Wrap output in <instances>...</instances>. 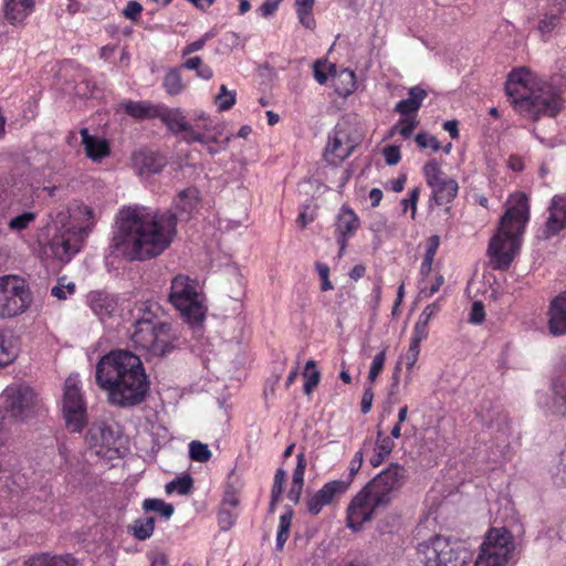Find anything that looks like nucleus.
Masks as SVG:
<instances>
[{"label": "nucleus", "instance_id": "18", "mask_svg": "<svg viewBox=\"0 0 566 566\" xmlns=\"http://www.w3.org/2000/svg\"><path fill=\"white\" fill-rule=\"evenodd\" d=\"M350 486V480H333L325 483L316 493L306 500L307 511L317 515L326 505H331L335 500L347 492Z\"/></svg>", "mask_w": 566, "mask_h": 566}, {"label": "nucleus", "instance_id": "49", "mask_svg": "<svg viewBox=\"0 0 566 566\" xmlns=\"http://www.w3.org/2000/svg\"><path fill=\"white\" fill-rule=\"evenodd\" d=\"M386 359V348H384L380 353H378L370 365L369 373H368V380L370 382L376 381L377 377L381 373Z\"/></svg>", "mask_w": 566, "mask_h": 566}, {"label": "nucleus", "instance_id": "6", "mask_svg": "<svg viewBox=\"0 0 566 566\" xmlns=\"http://www.w3.org/2000/svg\"><path fill=\"white\" fill-rule=\"evenodd\" d=\"M169 301L188 324L192 326L201 325L206 317V307L199 300L195 282L189 276L177 275L174 277Z\"/></svg>", "mask_w": 566, "mask_h": 566}, {"label": "nucleus", "instance_id": "10", "mask_svg": "<svg viewBox=\"0 0 566 566\" xmlns=\"http://www.w3.org/2000/svg\"><path fill=\"white\" fill-rule=\"evenodd\" d=\"M222 135L223 125L200 112L193 115L189 133L184 135L182 139L187 144L199 143L206 146L207 150L213 155L227 147L229 137L226 138V142H221Z\"/></svg>", "mask_w": 566, "mask_h": 566}, {"label": "nucleus", "instance_id": "8", "mask_svg": "<svg viewBox=\"0 0 566 566\" xmlns=\"http://www.w3.org/2000/svg\"><path fill=\"white\" fill-rule=\"evenodd\" d=\"M418 553L424 566H463L469 555L460 544L442 536L421 544Z\"/></svg>", "mask_w": 566, "mask_h": 566}, {"label": "nucleus", "instance_id": "42", "mask_svg": "<svg viewBox=\"0 0 566 566\" xmlns=\"http://www.w3.org/2000/svg\"><path fill=\"white\" fill-rule=\"evenodd\" d=\"M19 350L18 347L13 344L12 340L0 342V367L7 366L14 361L18 357Z\"/></svg>", "mask_w": 566, "mask_h": 566}, {"label": "nucleus", "instance_id": "41", "mask_svg": "<svg viewBox=\"0 0 566 566\" xmlns=\"http://www.w3.org/2000/svg\"><path fill=\"white\" fill-rule=\"evenodd\" d=\"M418 124L419 122L416 119V116H402L398 124L391 128L390 135L398 132L402 137L409 138Z\"/></svg>", "mask_w": 566, "mask_h": 566}, {"label": "nucleus", "instance_id": "12", "mask_svg": "<svg viewBox=\"0 0 566 566\" xmlns=\"http://www.w3.org/2000/svg\"><path fill=\"white\" fill-rule=\"evenodd\" d=\"M423 176L427 185L431 188L430 201H434L437 206H444L454 200L459 185L455 179L442 171L438 160L431 159L424 164Z\"/></svg>", "mask_w": 566, "mask_h": 566}, {"label": "nucleus", "instance_id": "11", "mask_svg": "<svg viewBox=\"0 0 566 566\" xmlns=\"http://www.w3.org/2000/svg\"><path fill=\"white\" fill-rule=\"evenodd\" d=\"M31 304V293L24 281L15 275L0 277V317H13Z\"/></svg>", "mask_w": 566, "mask_h": 566}, {"label": "nucleus", "instance_id": "26", "mask_svg": "<svg viewBox=\"0 0 566 566\" xmlns=\"http://www.w3.org/2000/svg\"><path fill=\"white\" fill-rule=\"evenodd\" d=\"M427 95V91L420 86H413L409 88L408 97L396 104L395 111L402 116H416Z\"/></svg>", "mask_w": 566, "mask_h": 566}, {"label": "nucleus", "instance_id": "28", "mask_svg": "<svg viewBox=\"0 0 566 566\" xmlns=\"http://www.w3.org/2000/svg\"><path fill=\"white\" fill-rule=\"evenodd\" d=\"M33 0H6L4 17L12 23L22 22L32 11Z\"/></svg>", "mask_w": 566, "mask_h": 566}, {"label": "nucleus", "instance_id": "46", "mask_svg": "<svg viewBox=\"0 0 566 566\" xmlns=\"http://www.w3.org/2000/svg\"><path fill=\"white\" fill-rule=\"evenodd\" d=\"M237 517V511L226 507L223 505L220 506V510L218 512V522L222 531L230 530L235 523Z\"/></svg>", "mask_w": 566, "mask_h": 566}, {"label": "nucleus", "instance_id": "9", "mask_svg": "<svg viewBox=\"0 0 566 566\" xmlns=\"http://www.w3.org/2000/svg\"><path fill=\"white\" fill-rule=\"evenodd\" d=\"M514 548L513 537L506 528H491L474 566H505Z\"/></svg>", "mask_w": 566, "mask_h": 566}, {"label": "nucleus", "instance_id": "21", "mask_svg": "<svg viewBox=\"0 0 566 566\" xmlns=\"http://www.w3.org/2000/svg\"><path fill=\"white\" fill-rule=\"evenodd\" d=\"M164 315L161 306L154 301H138L130 310L134 329H142L145 326H153L163 323Z\"/></svg>", "mask_w": 566, "mask_h": 566}, {"label": "nucleus", "instance_id": "33", "mask_svg": "<svg viewBox=\"0 0 566 566\" xmlns=\"http://www.w3.org/2000/svg\"><path fill=\"white\" fill-rule=\"evenodd\" d=\"M553 390L563 402V407H557L554 412L566 415V366L554 378Z\"/></svg>", "mask_w": 566, "mask_h": 566}, {"label": "nucleus", "instance_id": "60", "mask_svg": "<svg viewBox=\"0 0 566 566\" xmlns=\"http://www.w3.org/2000/svg\"><path fill=\"white\" fill-rule=\"evenodd\" d=\"M75 291V284L74 283H67V284H61L53 286L51 289V294L55 296L59 300H65L67 294H73Z\"/></svg>", "mask_w": 566, "mask_h": 566}, {"label": "nucleus", "instance_id": "22", "mask_svg": "<svg viewBox=\"0 0 566 566\" xmlns=\"http://www.w3.org/2000/svg\"><path fill=\"white\" fill-rule=\"evenodd\" d=\"M156 118H160L167 128L174 134L188 135L190 123L180 108H166L158 106Z\"/></svg>", "mask_w": 566, "mask_h": 566}, {"label": "nucleus", "instance_id": "56", "mask_svg": "<svg viewBox=\"0 0 566 566\" xmlns=\"http://www.w3.org/2000/svg\"><path fill=\"white\" fill-rule=\"evenodd\" d=\"M382 154H384L386 164L389 166L397 165L401 159L400 148L396 145H389V146L385 147Z\"/></svg>", "mask_w": 566, "mask_h": 566}, {"label": "nucleus", "instance_id": "57", "mask_svg": "<svg viewBox=\"0 0 566 566\" xmlns=\"http://www.w3.org/2000/svg\"><path fill=\"white\" fill-rule=\"evenodd\" d=\"M315 268H316L317 273L322 281V285H321L322 291L333 290V284L331 283L329 277H328L329 276V268L326 264L321 263V262H317L315 264Z\"/></svg>", "mask_w": 566, "mask_h": 566}, {"label": "nucleus", "instance_id": "64", "mask_svg": "<svg viewBox=\"0 0 566 566\" xmlns=\"http://www.w3.org/2000/svg\"><path fill=\"white\" fill-rule=\"evenodd\" d=\"M212 38V34L211 33H206L205 35H202V38H200L199 40L195 41V42H191L189 43L182 51V55H188V54H191L196 51H199L201 50L206 42Z\"/></svg>", "mask_w": 566, "mask_h": 566}, {"label": "nucleus", "instance_id": "58", "mask_svg": "<svg viewBox=\"0 0 566 566\" xmlns=\"http://www.w3.org/2000/svg\"><path fill=\"white\" fill-rule=\"evenodd\" d=\"M549 207L560 216L566 224V196L557 195L553 197Z\"/></svg>", "mask_w": 566, "mask_h": 566}, {"label": "nucleus", "instance_id": "5", "mask_svg": "<svg viewBox=\"0 0 566 566\" xmlns=\"http://www.w3.org/2000/svg\"><path fill=\"white\" fill-rule=\"evenodd\" d=\"M77 219L81 224H64L52 237L50 241V251L55 259L63 263H67L77 254L84 244L94 226V211L87 206L77 208Z\"/></svg>", "mask_w": 566, "mask_h": 566}, {"label": "nucleus", "instance_id": "27", "mask_svg": "<svg viewBox=\"0 0 566 566\" xmlns=\"http://www.w3.org/2000/svg\"><path fill=\"white\" fill-rule=\"evenodd\" d=\"M359 227V219L348 207H343L337 216L336 234L339 238H350Z\"/></svg>", "mask_w": 566, "mask_h": 566}, {"label": "nucleus", "instance_id": "3", "mask_svg": "<svg viewBox=\"0 0 566 566\" xmlns=\"http://www.w3.org/2000/svg\"><path fill=\"white\" fill-rule=\"evenodd\" d=\"M505 91L515 111L534 120L541 116L555 117L564 105L560 92L537 78L526 67L513 70L509 74Z\"/></svg>", "mask_w": 566, "mask_h": 566}, {"label": "nucleus", "instance_id": "52", "mask_svg": "<svg viewBox=\"0 0 566 566\" xmlns=\"http://www.w3.org/2000/svg\"><path fill=\"white\" fill-rule=\"evenodd\" d=\"M296 12L300 23L308 30H314L316 23L313 15V8H296Z\"/></svg>", "mask_w": 566, "mask_h": 566}, {"label": "nucleus", "instance_id": "1", "mask_svg": "<svg viewBox=\"0 0 566 566\" xmlns=\"http://www.w3.org/2000/svg\"><path fill=\"white\" fill-rule=\"evenodd\" d=\"M116 248L132 260L146 261L166 251L177 232V217L171 211L144 206L124 207L117 216Z\"/></svg>", "mask_w": 566, "mask_h": 566}, {"label": "nucleus", "instance_id": "15", "mask_svg": "<svg viewBox=\"0 0 566 566\" xmlns=\"http://www.w3.org/2000/svg\"><path fill=\"white\" fill-rule=\"evenodd\" d=\"M63 411L66 427L80 432L86 424V406L76 377H69L64 385Z\"/></svg>", "mask_w": 566, "mask_h": 566}, {"label": "nucleus", "instance_id": "24", "mask_svg": "<svg viewBox=\"0 0 566 566\" xmlns=\"http://www.w3.org/2000/svg\"><path fill=\"white\" fill-rule=\"evenodd\" d=\"M88 304L91 310L102 322L113 317L117 311L116 300L103 292L91 293L88 295Z\"/></svg>", "mask_w": 566, "mask_h": 566}, {"label": "nucleus", "instance_id": "53", "mask_svg": "<svg viewBox=\"0 0 566 566\" xmlns=\"http://www.w3.org/2000/svg\"><path fill=\"white\" fill-rule=\"evenodd\" d=\"M297 464L293 471L292 483L304 484V473L306 468V459L303 452L296 455Z\"/></svg>", "mask_w": 566, "mask_h": 566}, {"label": "nucleus", "instance_id": "48", "mask_svg": "<svg viewBox=\"0 0 566 566\" xmlns=\"http://www.w3.org/2000/svg\"><path fill=\"white\" fill-rule=\"evenodd\" d=\"M556 486L566 488V449L560 453L558 464L553 473Z\"/></svg>", "mask_w": 566, "mask_h": 566}, {"label": "nucleus", "instance_id": "47", "mask_svg": "<svg viewBox=\"0 0 566 566\" xmlns=\"http://www.w3.org/2000/svg\"><path fill=\"white\" fill-rule=\"evenodd\" d=\"M562 17L548 10V12L539 20L538 30L543 34L551 33L560 22Z\"/></svg>", "mask_w": 566, "mask_h": 566}, {"label": "nucleus", "instance_id": "13", "mask_svg": "<svg viewBox=\"0 0 566 566\" xmlns=\"http://www.w3.org/2000/svg\"><path fill=\"white\" fill-rule=\"evenodd\" d=\"M1 400L6 411L20 419L31 416L39 405L36 392L24 384L8 386L1 395Z\"/></svg>", "mask_w": 566, "mask_h": 566}, {"label": "nucleus", "instance_id": "32", "mask_svg": "<svg viewBox=\"0 0 566 566\" xmlns=\"http://www.w3.org/2000/svg\"><path fill=\"white\" fill-rule=\"evenodd\" d=\"M155 517L147 516L145 518H138L134 521L130 526L132 533L138 541H145L149 538L155 528Z\"/></svg>", "mask_w": 566, "mask_h": 566}, {"label": "nucleus", "instance_id": "62", "mask_svg": "<svg viewBox=\"0 0 566 566\" xmlns=\"http://www.w3.org/2000/svg\"><path fill=\"white\" fill-rule=\"evenodd\" d=\"M419 196H420V190L419 188H413L410 192H409V198H406L401 201V203L403 205V208H405V211L408 209V207L411 208V218L415 219L416 217V212H417V202H418V199H419Z\"/></svg>", "mask_w": 566, "mask_h": 566}, {"label": "nucleus", "instance_id": "55", "mask_svg": "<svg viewBox=\"0 0 566 566\" xmlns=\"http://www.w3.org/2000/svg\"><path fill=\"white\" fill-rule=\"evenodd\" d=\"M394 447H395V443L391 440V438L382 437V432L378 431L376 450L378 452H380L382 455L387 457L391 453Z\"/></svg>", "mask_w": 566, "mask_h": 566}, {"label": "nucleus", "instance_id": "40", "mask_svg": "<svg viewBox=\"0 0 566 566\" xmlns=\"http://www.w3.org/2000/svg\"><path fill=\"white\" fill-rule=\"evenodd\" d=\"M35 213L32 211H25L11 218L8 222V228L12 232H20L29 228V226L35 220Z\"/></svg>", "mask_w": 566, "mask_h": 566}, {"label": "nucleus", "instance_id": "2", "mask_svg": "<svg viewBox=\"0 0 566 566\" xmlns=\"http://www.w3.org/2000/svg\"><path fill=\"white\" fill-rule=\"evenodd\" d=\"M95 378L107 392L108 401L119 407L140 403L149 390L140 358L128 350H112L104 355L96 365Z\"/></svg>", "mask_w": 566, "mask_h": 566}, {"label": "nucleus", "instance_id": "19", "mask_svg": "<svg viewBox=\"0 0 566 566\" xmlns=\"http://www.w3.org/2000/svg\"><path fill=\"white\" fill-rule=\"evenodd\" d=\"M86 441L97 455L106 457L107 453L117 451L115 448L116 436L111 427L104 422H95L91 426Z\"/></svg>", "mask_w": 566, "mask_h": 566}, {"label": "nucleus", "instance_id": "39", "mask_svg": "<svg viewBox=\"0 0 566 566\" xmlns=\"http://www.w3.org/2000/svg\"><path fill=\"white\" fill-rule=\"evenodd\" d=\"M164 87L170 95H177L182 92L184 83L180 72L176 69L170 70L164 77Z\"/></svg>", "mask_w": 566, "mask_h": 566}, {"label": "nucleus", "instance_id": "17", "mask_svg": "<svg viewBox=\"0 0 566 566\" xmlns=\"http://www.w3.org/2000/svg\"><path fill=\"white\" fill-rule=\"evenodd\" d=\"M355 147L356 144L350 138L348 129L344 125L338 124L328 135L324 158L328 164L337 165L350 156Z\"/></svg>", "mask_w": 566, "mask_h": 566}, {"label": "nucleus", "instance_id": "63", "mask_svg": "<svg viewBox=\"0 0 566 566\" xmlns=\"http://www.w3.org/2000/svg\"><path fill=\"white\" fill-rule=\"evenodd\" d=\"M485 312L484 306L481 302H474L471 307L469 322L473 324H480L484 321Z\"/></svg>", "mask_w": 566, "mask_h": 566}, {"label": "nucleus", "instance_id": "54", "mask_svg": "<svg viewBox=\"0 0 566 566\" xmlns=\"http://www.w3.org/2000/svg\"><path fill=\"white\" fill-rule=\"evenodd\" d=\"M420 346L416 345V343H410L407 353L401 357V360L405 363L408 370L413 368L418 360Z\"/></svg>", "mask_w": 566, "mask_h": 566}, {"label": "nucleus", "instance_id": "4", "mask_svg": "<svg viewBox=\"0 0 566 566\" xmlns=\"http://www.w3.org/2000/svg\"><path fill=\"white\" fill-rule=\"evenodd\" d=\"M530 219L528 199L517 193L510 199V207L501 218L497 232L489 244L491 264L495 270H506L517 254L525 224Z\"/></svg>", "mask_w": 566, "mask_h": 566}, {"label": "nucleus", "instance_id": "45", "mask_svg": "<svg viewBox=\"0 0 566 566\" xmlns=\"http://www.w3.org/2000/svg\"><path fill=\"white\" fill-rule=\"evenodd\" d=\"M216 104L220 111L230 109L235 103V92H230L227 90V86L222 84L220 86V92L214 98Z\"/></svg>", "mask_w": 566, "mask_h": 566}, {"label": "nucleus", "instance_id": "43", "mask_svg": "<svg viewBox=\"0 0 566 566\" xmlns=\"http://www.w3.org/2000/svg\"><path fill=\"white\" fill-rule=\"evenodd\" d=\"M189 455L191 460L203 463L210 460L211 451L208 444L200 441H191L189 443Z\"/></svg>", "mask_w": 566, "mask_h": 566}, {"label": "nucleus", "instance_id": "50", "mask_svg": "<svg viewBox=\"0 0 566 566\" xmlns=\"http://www.w3.org/2000/svg\"><path fill=\"white\" fill-rule=\"evenodd\" d=\"M313 69L315 80L319 84H325L327 81V71L334 72L335 65L327 64L325 61H316Z\"/></svg>", "mask_w": 566, "mask_h": 566}, {"label": "nucleus", "instance_id": "16", "mask_svg": "<svg viewBox=\"0 0 566 566\" xmlns=\"http://www.w3.org/2000/svg\"><path fill=\"white\" fill-rule=\"evenodd\" d=\"M406 479L407 470L398 463H391L366 485L373 491V493H375L378 501L388 506L395 494L399 492L405 484Z\"/></svg>", "mask_w": 566, "mask_h": 566}, {"label": "nucleus", "instance_id": "37", "mask_svg": "<svg viewBox=\"0 0 566 566\" xmlns=\"http://www.w3.org/2000/svg\"><path fill=\"white\" fill-rule=\"evenodd\" d=\"M192 478L189 474L178 476L165 486L167 494L178 493L180 495H187L192 490Z\"/></svg>", "mask_w": 566, "mask_h": 566}, {"label": "nucleus", "instance_id": "23", "mask_svg": "<svg viewBox=\"0 0 566 566\" xmlns=\"http://www.w3.org/2000/svg\"><path fill=\"white\" fill-rule=\"evenodd\" d=\"M548 327L555 336L566 334V291L552 301Z\"/></svg>", "mask_w": 566, "mask_h": 566}, {"label": "nucleus", "instance_id": "35", "mask_svg": "<svg viewBox=\"0 0 566 566\" xmlns=\"http://www.w3.org/2000/svg\"><path fill=\"white\" fill-rule=\"evenodd\" d=\"M548 218L545 222L543 235L545 239H549L556 234H558L563 229L566 228L565 222L562 220L560 216L556 213L551 207L548 208Z\"/></svg>", "mask_w": 566, "mask_h": 566}, {"label": "nucleus", "instance_id": "36", "mask_svg": "<svg viewBox=\"0 0 566 566\" xmlns=\"http://www.w3.org/2000/svg\"><path fill=\"white\" fill-rule=\"evenodd\" d=\"M304 378V392L310 396L318 385L321 378V374L316 369V363L312 359L307 360L305 364Z\"/></svg>", "mask_w": 566, "mask_h": 566}, {"label": "nucleus", "instance_id": "20", "mask_svg": "<svg viewBox=\"0 0 566 566\" xmlns=\"http://www.w3.org/2000/svg\"><path fill=\"white\" fill-rule=\"evenodd\" d=\"M166 165V158L156 150L142 148L132 155V166L140 177L158 174Z\"/></svg>", "mask_w": 566, "mask_h": 566}, {"label": "nucleus", "instance_id": "7", "mask_svg": "<svg viewBox=\"0 0 566 566\" xmlns=\"http://www.w3.org/2000/svg\"><path fill=\"white\" fill-rule=\"evenodd\" d=\"M134 346L150 358L165 357L171 353L177 336L169 323L163 322L142 329H134L130 336Z\"/></svg>", "mask_w": 566, "mask_h": 566}, {"label": "nucleus", "instance_id": "30", "mask_svg": "<svg viewBox=\"0 0 566 566\" xmlns=\"http://www.w3.org/2000/svg\"><path fill=\"white\" fill-rule=\"evenodd\" d=\"M76 559L71 555L50 556L48 554L36 555L29 558L24 566H75Z\"/></svg>", "mask_w": 566, "mask_h": 566}, {"label": "nucleus", "instance_id": "44", "mask_svg": "<svg viewBox=\"0 0 566 566\" xmlns=\"http://www.w3.org/2000/svg\"><path fill=\"white\" fill-rule=\"evenodd\" d=\"M182 66L197 71V75L203 80H210L213 76L212 70L207 65H202V60L199 56L188 59Z\"/></svg>", "mask_w": 566, "mask_h": 566}, {"label": "nucleus", "instance_id": "38", "mask_svg": "<svg viewBox=\"0 0 566 566\" xmlns=\"http://www.w3.org/2000/svg\"><path fill=\"white\" fill-rule=\"evenodd\" d=\"M293 518V511L289 509L283 515L280 517L279 532L276 535V548L281 551L290 536V528Z\"/></svg>", "mask_w": 566, "mask_h": 566}, {"label": "nucleus", "instance_id": "34", "mask_svg": "<svg viewBox=\"0 0 566 566\" xmlns=\"http://www.w3.org/2000/svg\"><path fill=\"white\" fill-rule=\"evenodd\" d=\"M145 512H156L165 518H170L175 512L174 505L160 499H146L143 502Z\"/></svg>", "mask_w": 566, "mask_h": 566}, {"label": "nucleus", "instance_id": "25", "mask_svg": "<svg viewBox=\"0 0 566 566\" xmlns=\"http://www.w3.org/2000/svg\"><path fill=\"white\" fill-rule=\"evenodd\" d=\"M81 136L85 154L93 161H101L109 155V146L105 139L91 136L87 128L81 129Z\"/></svg>", "mask_w": 566, "mask_h": 566}, {"label": "nucleus", "instance_id": "31", "mask_svg": "<svg viewBox=\"0 0 566 566\" xmlns=\"http://www.w3.org/2000/svg\"><path fill=\"white\" fill-rule=\"evenodd\" d=\"M198 201L199 191L193 187H189L178 193L175 200V208L180 212L190 213L197 207Z\"/></svg>", "mask_w": 566, "mask_h": 566}, {"label": "nucleus", "instance_id": "59", "mask_svg": "<svg viewBox=\"0 0 566 566\" xmlns=\"http://www.w3.org/2000/svg\"><path fill=\"white\" fill-rule=\"evenodd\" d=\"M240 501L237 491L232 486H229L224 492L221 505L235 511Z\"/></svg>", "mask_w": 566, "mask_h": 566}, {"label": "nucleus", "instance_id": "61", "mask_svg": "<svg viewBox=\"0 0 566 566\" xmlns=\"http://www.w3.org/2000/svg\"><path fill=\"white\" fill-rule=\"evenodd\" d=\"M364 460V453L363 451H357L354 458L350 460L349 463V473L345 480H350V484L353 483L354 476L358 473V471L361 468Z\"/></svg>", "mask_w": 566, "mask_h": 566}, {"label": "nucleus", "instance_id": "51", "mask_svg": "<svg viewBox=\"0 0 566 566\" xmlns=\"http://www.w3.org/2000/svg\"><path fill=\"white\" fill-rule=\"evenodd\" d=\"M415 140L420 148H431L433 151L441 148L439 140L428 133H419Z\"/></svg>", "mask_w": 566, "mask_h": 566}, {"label": "nucleus", "instance_id": "29", "mask_svg": "<svg viewBox=\"0 0 566 566\" xmlns=\"http://www.w3.org/2000/svg\"><path fill=\"white\" fill-rule=\"evenodd\" d=\"M119 107L136 119L156 118L158 106L148 102L123 101Z\"/></svg>", "mask_w": 566, "mask_h": 566}, {"label": "nucleus", "instance_id": "14", "mask_svg": "<svg viewBox=\"0 0 566 566\" xmlns=\"http://www.w3.org/2000/svg\"><path fill=\"white\" fill-rule=\"evenodd\" d=\"M385 507L387 506L365 485L347 506V526L353 531H359L365 523L375 517L378 510Z\"/></svg>", "mask_w": 566, "mask_h": 566}]
</instances>
